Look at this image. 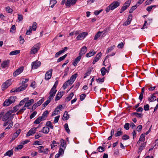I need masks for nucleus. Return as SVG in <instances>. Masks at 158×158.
Here are the masks:
<instances>
[{"label":"nucleus","instance_id":"49","mask_svg":"<svg viewBox=\"0 0 158 158\" xmlns=\"http://www.w3.org/2000/svg\"><path fill=\"white\" fill-rule=\"evenodd\" d=\"M137 4L133 6H132L129 10V13H131L133 12V11L137 8Z\"/></svg>","mask_w":158,"mask_h":158},{"label":"nucleus","instance_id":"47","mask_svg":"<svg viewBox=\"0 0 158 158\" xmlns=\"http://www.w3.org/2000/svg\"><path fill=\"white\" fill-rule=\"evenodd\" d=\"M26 110L25 106H23L21 109H20L17 113V114L22 113L24 111Z\"/></svg>","mask_w":158,"mask_h":158},{"label":"nucleus","instance_id":"36","mask_svg":"<svg viewBox=\"0 0 158 158\" xmlns=\"http://www.w3.org/2000/svg\"><path fill=\"white\" fill-rule=\"evenodd\" d=\"M103 32L102 31L101 32L100 31H98L97 34L95 35L94 37V40H97L100 36L102 33Z\"/></svg>","mask_w":158,"mask_h":158},{"label":"nucleus","instance_id":"34","mask_svg":"<svg viewBox=\"0 0 158 158\" xmlns=\"http://www.w3.org/2000/svg\"><path fill=\"white\" fill-rule=\"evenodd\" d=\"M11 103L10 102V101L9 99H6L4 101V103L3 104V106H8L10 105L11 104Z\"/></svg>","mask_w":158,"mask_h":158},{"label":"nucleus","instance_id":"11","mask_svg":"<svg viewBox=\"0 0 158 158\" xmlns=\"http://www.w3.org/2000/svg\"><path fill=\"white\" fill-rule=\"evenodd\" d=\"M23 67H22L17 69L13 73V76L15 77H16L17 76L21 73L23 71Z\"/></svg>","mask_w":158,"mask_h":158},{"label":"nucleus","instance_id":"45","mask_svg":"<svg viewBox=\"0 0 158 158\" xmlns=\"http://www.w3.org/2000/svg\"><path fill=\"white\" fill-rule=\"evenodd\" d=\"M145 135V133H143L140 136L139 139L141 140V142H143L144 141Z\"/></svg>","mask_w":158,"mask_h":158},{"label":"nucleus","instance_id":"27","mask_svg":"<svg viewBox=\"0 0 158 158\" xmlns=\"http://www.w3.org/2000/svg\"><path fill=\"white\" fill-rule=\"evenodd\" d=\"M49 128L47 127H43L42 130L40 132H42L43 133L47 134L49 131Z\"/></svg>","mask_w":158,"mask_h":158},{"label":"nucleus","instance_id":"57","mask_svg":"<svg viewBox=\"0 0 158 158\" xmlns=\"http://www.w3.org/2000/svg\"><path fill=\"white\" fill-rule=\"evenodd\" d=\"M56 146H57V145L56 144V142L55 140H53L52 141V143L51 144V148H53Z\"/></svg>","mask_w":158,"mask_h":158},{"label":"nucleus","instance_id":"5","mask_svg":"<svg viewBox=\"0 0 158 158\" xmlns=\"http://www.w3.org/2000/svg\"><path fill=\"white\" fill-rule=\"evenodd\" d=\"M131 2V0H128L125 3L120 10V13H122L124 10L127 9V8L130 6Z\"/></svg>","mask_w":158,"mask_h":158},{"label":"nucleus","instance_id":"29","mask_svg":"<svg viewBox=\"0 0 158 158\" xmlns=\"http://www.w3.org/2000/svg\"><path fill=\"white\" fill-rule=\"evenodd\" d=\"M123 134V132L122 131L121 128H118L117 131V132L114 134V135L116 137L122 135Z\"/></svg>","mask_w":158,"mask_h":158},{"label":"nucleus","instance_id":"12","mask_svg":"<svg viewBox=\"0 0 158 158\" xmlns=\"http://www.w3.org/2000/svg\"><path fill=\"white\" fill-rule=\"evenodd\" d=\"M120 4V1H117L113 2L110 4V5L112 7V9H113V10L119 6Z\"/></svg>","mask_w":158,"mask_h":158},{"label":"nucleus","instance_id":"46","mask_svg":"<svg viewBox=\"0 0 158 158\" xmlns=\"http://www.w3.org/2000/svg\"><path fill=\"white\" fill-rule=\"evenodd\" d=\"M69 80H68L62 86L64 89H65L67 87L69 84Z\"/></svg>","mask_w":158,"mask_h":158},{"label":"nucleus","instance_id":"52","mask_svg":"<svg viewBox=\"0 0 158 158\" xmlns=\"http://www.w3.org/2000/svg\"><path fill=\"white\" fill-rule=\"evenodd\" d=\"M16 97L14 96H11L10 97L9 99L10 101V102L11 103L14 102L15 101V99Z\"/></svg>","mask_w":158,"mask_h":158},{"label":"nucleus","instance_id":"31","mask_svg":"<svg viewBox=\"0 0 158 158\" xmlns=\"http://www.w3.org/2000/svg\"><path fill=\"white\" fill-rule=\"evenodd\" d=\"M69 115L68 114L67 111H65L63 115L62 119L63 120H68L69 118Z\"/></svg>","mask_w":158,"mask_h":158},{"label":"nucleus","instance_id":"9","mask_svg":"<svg viewBox=\"0 0 158 158\" xmlns=\"http://www.w3.org/2000/svg\"><path fill=\"white\" fill-rule=\"evenodd\" d=\"M77 0H67L65 3V5L68 7H70L71 5L73 6L75 5Z\"/></svg>","mask_w":158,"mask_h":158},{"label":"nucleus","instance_id":"16","mask_svg":"<svg viewBox=\"0 0 158 158\" xmlns=\"http://www.w3.org/2000/svg\"><path fill=\"white\" fill-rule=\"evenodd\" d=\"M87 49V48L85 46H84L82 47L81 49L79 55L82 56L84 55L86 52Z\"/></svg>","mask_w":158,"mask_h":158},{"label":"nucleus","instance_id":"61","mask_svg":"<svg viewBox=\"0 0 158 158\" xmlns=\"http://www.w3.org/2000/svg\"><path fill=\"white\" fill-rule=\"evenodd\" d=\"M123 139L126 140L129 139V136L127 135H125L122 137Z\"/></svg>","mask_w":158,"mask_h":158},{"label":"nucleus","instance_id":"24","mask_svg":"<svg viewBox=\"0 0 158 158\" xmlns=\"http://www.w3.org/2000/svg\"><path fill=\"white\" fill-rule=\"evenodd\" d=\"M60 141L61 147L65 149L66 147V141L65 140L61 139Z\"/></svg>","mask_w":158,"mask_h":158},{"label":"nucleus","instance_id":"50","mask_svg":"<svg viewBox=\"0 0 158 158\" xmlns=\"http://www.w3.org/2000/svg\"><path fill=\"white\" fill-rule=\"evenodd\" d=\"M23 147V145L22 144H20L18 145L15 148V151H18L19 149H22Z\"/></svg>","mask_w":158,"mask_h":158},{"label":"nucleus","instance_id":"55","mask_svg":"<svg viewBox=\"0 0 158 158\" xmlns=\"http://www.w3.org/2000/svg\"><path fill=\"white\" fill-rule=\"evenodd\" d=\"M19 107V106L18 105H17V106H14L13 107V110H12V111H13V113L14 112H15L17 110H18Z\"/></svg>","mask_w":158,"mask_h":158},{"label":"nucleus","instance_id":"58","mask_svg":"<svg viewBox=\"0 0 158 158\" xmlns=\"http://www.w3.org/2000/svg\"><path fill=\"white\" fill-rule=\"evenodd\" d=\"M18 20L19 21H21L23 20V17L22 15L21 14H18Z\"/></svg>","mask_w":158,"mask_h":158},{"label":"nucleus","instance_id":"62","mask_svg":"<svg viewBox=\"0 0 158 158\" xmlns=\"http://www.w3.org/2000/svg\"><path fill=\"white\" fill-rule=\"evenodd\" d=\"M50 102L49 100H47L42 105V106H43L44 108L46 107Z\"/></svg>","mask_w":158,"mask_h":158},{"label":"nucleus","instance_id":"21","mask_svg":"<svg viewBox=\"0 0 158 158\" xmlns=\"http://www.w3.org/2000/svg\"><path fill=\"white\" fill-rule=\"evenodd\" d=\"M104 151V149L103 147L101 146H99L97 148V150L96 152H93L91 154V155L93 154L97 153L98 152H102Z\"/></svg>","mask_w":158,"mask_h":158},{"label":"nucleus","instance_id":"17","mask_svg":"<svg viewBox=\"0 0 158 158\" xmlns=\"http://www.w3.org/2000/svg\"><path fill=\"white\" fill-rule=\"evenodd\" d=\"M102 54L101 52H99L94 58L93 62V64H94L95 63L97 62L101 58Z\"/></svg>","mask_w":158,"mask_h":158},{"label":"nucleus","instance_id":"25","mask_svg":"<svg viewBox=\"0 0 158 158\" xmlns=\"http://www.w3.org/2000/svg\"><path fill=\"white\" fill-rule=\"evenodd\" d=\"M49 112L48 110H46L44 111L42 114V116H40L42 119L44 120L46 119V118L47 117Z\"/></svg>","mask_w":158,"mask_h":158},{"label":"nucleus","instance_id":"51","mask_svg":"<svg viewBox=\"0 0 158 158\" xmlns=\"http://www.w3.org/2000/svg\"><path fill=\"white\" fill-rule=\"evenodd\" d=\"M44 100V98L43 97L41 99V100L39 101L36 103L37 104L38 106H40L43 102Z\"/></svg>","mask_w":158,"mask_h":158},{"label":"nucleus","instance_id":"42","mask_svg":"<svg viewBox=\"0 0 158 158\" xmlns=\"http://www.w3.org/2000/svg\"><path fill=\"white\" fill-rule=\"evenodd\" d=\"M101 71L102 73V76H103L104 75H105L106 73V72L107 70L105 68V67H103L101 69Z\"/></svg>","mask_w":158,"mask_h":158},{"label":"nucleus","instance_id":"59","mask_svg":"<svg viewBox=\"0 0 158 158\" xmlns=\"http://www.w3.org/2000/svg\"><path fill=\"white\" fill-rule=\"evenodd\" d=\"M15 25H13L11 27L10 29V31L13 33H14L15 32Z\"/></svg>","mask_w":158,"mask_h":158},{"label":"nucleus","instance_id":"60","mask_svg":"<svg viewBox=\"0 0 158 158\" xmlns=\"http://www.w3.org/2000/svg\"><path fill=\"white\" fill-rule=\"evenodd\" d=\"M69 67H67L65 69L64 72V74L63 77L66 76L67 75L68 72L69 71Z\"/></svg>","mask_w":158,"mask_h":158},{"label":"nucleus","instance_id":"4","mask_svg":"<svg viewBox=\"0 0 158 158\" xmlns=\"http://www.w3.org/2000/svg\"><path fill=\"white\" fill-rule=\"evenodd\" d=\"M13 113L12 110L8 111L3 116L2 119L3 121H6L8 120H10V115Z\"/></svg>","mask_w":158,"mask_h":158},{"label":"nucleus","instance_id":"41","mask_svg":"<svg viewBox=\"0 0 158 158\" xmlns=\"http://www.w3.org/2000/svg\"><path fill=\"white\" fill-rule=\"evenodd\" d=\"M13 150H9L7 152L4 154V156H8L10 157L13 155Z\"/></svg>","mask_w":158,"mask_h":158},{"label":"nucleus","instance_id":"8","mask_svg":"<svg viewBox=\"0 0 158 158\" xmlns=\"http://www.w3.org/2000/svg\"><path fill=\"white\" fill-rule=\"evenodd\" d=\"M38 128V127H33L27 133L26 136L28 137L34 134L36 132V130Z\"/></svg>","mask_w":158,"mask_h":158},{"label":"nucleus","instance_id":"10","mask_svg":"<svg viewBox=\"0 0 158 158\" xmlns=\"http://www.w3.org/2000/svg\"><path fill=\"white\" fill-rule=\"evenodd\" d=\"M41 63L40 61H36L32 62L31 64L32 69H36L41 65Z\"/></svg>","mask_w":158,"mask_h":158},{"label":"nucleus","instance_id":"40","mask_svg":"<svg viewBox=\"0 0 158 158\" xmlns=\"http://www.w3.org/2000/svg\"><path fill=\"white\" fill-rule=\"evenodd\" d=\"M20 52L19 50H16L12 51L10 53L9 55H14L18 54Z\"/></svg>","mask_w":158,"mask_h":158},{"label":"nucleus","instance_id":"6","mask_svg":"<svg viewBox=\"0 0 158 158\" xmlns=\"http://www.w3.org/2000/svg\"><path fill=\"white\" fill-rule=\"evenodd\" d=\"M63 107L62 105H60L58 106L53 112L52 114V116L56 115L58 114V112L60 110H61Z\"/></svg>","mask_w":158,"mask_h":158},{"label":"nucleus","instance_id":"3","mask_svg":"<svg viewBox=\"0 0 158 158\" xmlns=\"http://www.w3.org/2000/svg\"><path fill=\"white\" fill-rule=\"evenodd\" d=\"M11 79L7 80L5 82L3 83L2 85V89L3 90L7 89L12 84Z\"/></svg>","mask_w":158,"mask_h":158},{"label":"nucleus","instance_id":"22","mask_svg":"<svg viewBox=\"0 0 158 158\" xmlns=\"http://www.w3.org/2000/svg\"><path fill=\"white\" fill-rule=\"evenodd\" d=\"M96 53V52L94 51V50H90L89 53L86 54V56L87 57H89L93 56Z\"/></svg>","mask_w":158,"mask_h":158},{"label":"nucleus","instance_id":"15","mask_svg":"<svg viewBox=\"0 0 158 158\" xmlns=\"http://www.w3.org/2000/svg\"><path fill=\"white\" fill-rule=\"evenodd\" d=\"M10 61V60H7L3 61L1 64V67L2 68H7L9 66Z\"/></svg>","mask_w":158,"mask_h":158},{"label":"nucleus","instance_id":"35","mask_svg":"<svg viewBox=\"0 0 158 158\" xmlns=\"http://www.w3.org/2000/svg\"><path fill=\"white\" fill-rule=\"evenodd\" d=\"M132 115H135L136 117L139 118H142L143 117V114L142 113H138L136 112H133L132 113Z\"/></svg>","mask_w":158,"mask_h":158},{"label":"nucleus","instance_id":"53","mask_svg":"<svg viewBox=\"0 0 158 158\" xmlns=\"http://www.w3.org/2000/svg\"><path fill=\"white\" fill-rule=\"evenodd\" d=\"M114 47L115 46L114 45H113V46H111L110 47L108 48L106 51L107 53H108L111 51L114 48Z\"/></svg>","mask_w":158,"mask_h":158},{"label":"nucleus","instance_id":"26","mask_svg":"<svg viewBox=\"0 0 158 158\" xmlns=\"http://www.w3.org/2000/svg\"><path fill=\"white\" fill-rule=\"evenodd\" d=\"M155 94L154 93L153 94L151 95L150 97L148 98V101L152 102L156 100V97L154 95Z\"/></svg>","mask_w":158,"mask_h":158},{"label":"nucleus","instance_id":"18","mask_svg":"<svg viewBox=\"0 0 158 158\" xmlns=\"http://www.w3.org/2000/svg\"><path fill=\"white\" fill-rule=\"evenodd\" d=\"M81 55H79V56L77 57L75 60H74L73 62V63L72 64L75 66H76L77 64V63L79 62L81 58Z\"/></svg>","mask_w":158,"mask_h":158},{"label":"nucleus","instance_id":"2","mask_svg":"<svg viewBox=\"0 0 158 158\" xmlns=\"http://www.w3.org/2000/svg\"><path fill=\"white\" fill-rule=\"evenodd\" d=\"M38 152L40 153H43L44 154H47L49 152V149L48 148H44V146H40L37 147Z\"/></svg>","mask_w":158,"mask_h":158},{"label":"nucleus","instance_id":"48","mask_svg":"<svg viewBox=\"0 0 158 158\" xmlns=\"http://www.w3.org/2000/svg\"><path fill=\"white\" fill-rule=\"evenodd\" d=\"M32 30L33 31H35L37 27V24L36 22H34L33 23L32 27Z\"/></svg>","mask_w":158,"mask_h":158},{"label":"nucleus","instance_id":"23","mask_svg":"<svg viewBox=\"0 0 158 158\" xmlns=\"http://www.w3.org/2000/svg\"><path fill=\"white\" fill-rule=\"evenodd\" d=\"M34 102V100L33 99H31L28 102H26L24 106L25 107H27L28 109H29V107L31 106Z\"/></svg>","mask_w":158,"mask_h":158},{"label":"nucleus","instance_id":"33","mask_svg":"<svg viewBox=\"0 0 158 158\" xmlns=\"http://www.w3.org/2000/svg\"><path fill=\"white\" fill-rule=\"evenodd\" d=\"M146 145V143H142L139 147V148L138 150V153H139V152L142 151L144 149Z\"/></svg>","mask_w":158,"mask_h":158},{"label":"nucleus","instance_id":"64","mask_svg":"<svg viewBox=\"0 0 158 158\" xmlns=\"http://www.w3.org/2000/svg\"><path fill=\"white\" fill-rule=\"evenodd\" d=\"M86 96V95L84 94H82L80 96V99L81 101H83L84 99Z\"/></svg>","mask_w":158,"mask_h":158},{"label":"nucleus","instance_id":"63","mask_svg":"<svg viewBox=\"0 0 158 158\" xmlns=\"http://www.w3.org/2000/svg\"><path fill=\"white\" fill-rule=\"evenodd\" d=\"M37 114V112L36 111L33 112L30 115V119H32Z\"/></svg>","mask_w":158,"mask_h":158},{"label":"nucleus","instance_id":"19","mask_svg":"<svg viewBox=\"0 0 158 158\" xmlns=\"http://www.w3.org/2000/svg\"><path fill=\"white\" fill-rule=\"evenodd\" d=\"M27 86V84H22V85L19 87L17 88V90L18 91V92L23 91L25 90Z\"/></svg>","mask_w":158,"mask_h":158},{"label":"nucleus","instance_id":"43","mask_svg":"<svg viewBox=\"0 0 158 158\" xmlns=\"http://www.w3.org/2000/svg\"><path fill=\"white\" fill-rule=\"evenodd\" d=\"M46 127H49L51 129H52L53 128V126L51 122L50 121H48L46 122Z\"/></svg>","mask_w":158,"mask_h":158},{"label":"nucleus","instance_id":"44","mask_svg":"<svg viewBox=\"0 0 158 158\" xmlns=\"http://www.w3.org/2000/svg\"><path fill=\"white\" fill-rule=\"evenodd\" d=\"M156 7V6L155 5L150 6L147 8L146 10L148 12H150L151 11L152 8H155Z\"/></svg>","mask_w":158,"mask_h":158},{"label":"nucleus","instance_id":"13","mask_svg":"<svg viewBox=\"0 0 158 158\" xmlns=\"http://www.w3.org/2000/svg\"><path fill=\"white\" fill-rule=\"evenodd\" d=\"M77 76V73H75L71 76L70 79L68 80L69 85H71L74 82Z\"/></svg>","mask_w":158,"mask_h":158},{"label":"nucleus","instance_id":"54","mask_svg":"<svg viewBox=\"0 0 158 158\" xmlns=\"http://www.w3.org/2000/svg\"><path fill=\"white\" fill-rule=\"evenodd\" d=\"M64 127L65 130L67 132H68V133H69L70 131L69 130V128L68 125V124L65 123L64 124Z\"/></svg>","mask_w":158,"mask_h":158},{"label":"nucleus","instance_id":"1","mask_svg":"<svg viewBox=\"0 0 158 158\" xmlns=\"http://www.w3.org/2000/svg\"><path fill=\"white\" fill-rule=\"evenodd\" d=\"M40 44L39 43L32 47L30 52V54H34L37 53L40 48Z\"/></svg>","mask_w":158,"mask_h":158},{"label":"nucleus","instance_id":"38","mask_svg":"<svg viewBox=\"0 0 158 158\" xmlns=\"http://www.w3.org/2000/svg\"><path fill=\"white\" fill-rule=\"evenodd\" d=\"M57 1L56 0H50V4L51 5V7L53 8L56 3Z\"/></svg>","mask_w":158,"mask_h":158},{"label":"nucleus","instance_id":"14","mask_svg":"<svg viewBox=\"0 0 158 158\" xmlns=\"http://www.w3.org/2000/svg\"><path fill=\"white\" fill-rule=\"evenodd\" d=\"M87 32H83L80 34L77 37V39L78 40H81L83 39L87 35Z\"/></svg>","mask_w":158,"mask_h":158},{"label":"nucleus","instance_id":"20","mask_svg":"<svg viewBox=\"0 0 158 158\" xmlns=\"http://www.w3.org/2000/svg\"><path fill=\"white\" fill-rule=\"evenodd\" d=\"M64 94V92H58L57 94L55 99V101L59 100Z\"/></svg>","mask_w":158,"mask_h":158},{"label":"nucleus","instance_id":"32","mask_svg":"<svg viewBox=\"0 0 158 158\" xmlns=\"http://www.w3.org/2000/svg\"><path fill=\"white\" fill-rule=\"evenodd\" d=\"M73 95V92L71 93L70 94L65 98V101L66 102H68L72 98Z\"/></svg>","mask_w":158,"mask_h":158},{"label":"nucleus","instance_id":"39","mask_svg":"<svg viewBox=\"0 0 158 158\" xmlns=\"http://www.w3.org/2000/svg\"><path fill=\"white\" fill-rule=\"evenodd\" d=\"M67 54H65L63 56L59 58L57 60V62H59L64 60L67 56Z\"/></svg>","mask_w":158,"mask_h":158},{"label":"nucleus","instance_id":"30","mask_svg":"<svg viewBox=\"0 0 158 158\" xmlns=\"http://www.w3.org/2000/svg\"><path fill=\"white\" fill-rule=\"evenodd\" d=\"M115 54V53H114V52H112V53L110 55H107L105 57V60H104L103 62V65L105 66H106V65H105V61H107V58H108L109 56H114ZM107 62H108L109 61V59H108L107 60Z\"/></svg>","mask_w":158,"mask_h":158},{"label":"nucleus","instance_id":"28","mask_svg":"<svg viewBox=\"0 0 158 158\" xmlns=\"http://www.w3.org/2000/svg\"><path fill=\"white\" fill-rule=\"evenodd\" d=\"M55 87L54 86L52 87L51 90L49 92V94H52L53 95L55 96V94L56 93V92L57 91V90L56 89Z\"/></svg>","mask_w":158,"mask_h":158},{"label":"nucleus","instance_id":"56","mask_svg":"<svg viewBox=\"0 0 158 158\" xmlns=\"http://www.w3.org/2000/svg\"><path fill=\"white\" fill-rule=\"evenodd\" d=\"M6 10L7 12L9 13H11L13 11L12 9L8 6L6 8Z\"/></svg>","mask_w":158,"mask_h":158},{"label":"nucleus","instance_id":"7","mask_svg":"<svg viewBox=\"0 0 158 158\" xmlns=\"http://www.w3.org/2000/svg\"><path fill=\"white\" fill-rule=\"evenodd\" d=\"M52 69H50L48 71L46 72L45 74V79L46 80L50 79L52 77Z\"/></svg>","mask_w":158,"mask_h":158},{"label":"nucleus","instance_id":"37","mask_svg":"<svg viewBox=\"0 0 158 158\" xmlns=\"http://www.w3.org/2000/svg\"><path fill=\"white\" fill-rule=\"evenodd\" d=\"M44 120L40 116L37 118L35 121L34 123L35 124H38L39 123L42 121Z\"/></svg>","mask_w":158,"mask_h":158}]
</instances>
